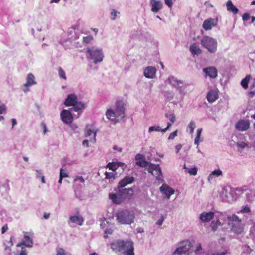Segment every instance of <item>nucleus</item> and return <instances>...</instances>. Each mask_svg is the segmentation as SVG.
Returning <instances> with one entry per match:
<instances>
[{
  "label": "nucleus",
  "instance_id": "obj_6",
  "mask_svg": "<svg viewBox=\"0 0 255 255\" xmlns=\"http://www.w3.org/2000/svg\"><path fill=\"white\" fill-rule=\"evenodd\" d=\"M144 170H147L157 180H163L159 165L153 164L144 160Z\"/></svg>",
  "mask_w": 255,
  "mask_h": 255
},
{
  "label": "nucleus",
  "instance_id": "obj_39",
  "mask_svg": "<svg viewBox=\"0 0 255 255\" xmlns=\"http://www.w3.org/2000/svg\"><path fill=\"white\" fill-rule=\"evenodd\" d=\"M251 227L250 230V235L253 237H255V222L251 221Z\"/></svg>",
  "mask_w": 255,
  "mask_h": 255
},
{
  "label": "nucleus",
  "instance_id": "obj_63",
  "mask_svg": "<svg viewBox=\"0 0 255 255\" xmlns=\"http://www.w3.org/2000/svg\"><path fill=\"white\" fill-rule=\"evenodd\" d=\"M8 225L7 224L4 225L2 228V230H1L2 234L4 233L8 230Z\"/></svg>",
  "mask_w": 255,
  "mask_h": 255
},
{
  "label": "nucleus",
  "instance_id": "obj_4",
  "mask_svg": "<svg viewBox=\"0 0 255 255\" xmlns=\"http://www.w3.org/2000/svg\"><path fill=\"white\" fill-rule=\"evenodd\" d=\"M201 44L211 53H215L217 50V41L210 36H203L201 40Z\"/></svg>",
  "mask_w": 255,
  "mask_h": 255
},
{
  "label": "nucleus",
  "instance_id": "obj_19",
  "mask_svg": "<svg viewBox=\"0 0 255 255\" xmlns=\"http://www.w3.org/2000/svg\"><path fill=\"white\" fill-rule=\"evenodd\" d=\"M156 69L155 67L148 66L144 69V76L153 79L156 76Z\"/></svg>",
  "mask_w": 255,
  "mask_h": 255
},
{
  "label": "nucleus",
  "instance_id": "obj_10",
  "mask_svg": "<svg viewBox=\"0 0 255 255\" xmlns=\"http://www.w3.org/2000/svg\"><path fill=\"white\" fill-rule=\"evenodd\" d=\"M124 103L119 100L116 102L115 111L117 115V119H123L125 117Z\"/></svg>",
  "mask_w": 255,
  "mask_h": 255
},
{
  "label": "nucleus",
  "instance_id": "obj_46",
  "mask_svg": "<svg viewBox=\"0 0 255 255\" xmlns=\"http://www.w3.org/2000/svg\"><path fill=\"white\" fill-rule=\"evenodd\" d=\"M164 219H165V217L164 216V215L162 214H161L160 215L159 219L158 220H157V221H156V224L158 226L162 225Z\"/></svg>",
  "mask_w": 255,
  "mask_h": 255
},
{
  "label": "nucleus",
  "instance_id": "obj_51",
  "mask_svg": "<svg viewBox=\"0 0 255 255\" xmlns=\"http://www.w3.org/2000/svg\"><path fill=\"white\" fill-rule=\"evenodd\" d=\"M6 110V107L5 104L2 103L0 104V114L5 113Z\"/></svg>",
  "mask_w": 255,
  "mask_h": 255
},
{
  "label": "nucleus",
  "instance_id": "obj_22",
  "mask_svg": "<svg viewBox=\"0 0 255 255\" xmlns=\"http://www.w3.org/2000/svg\"><path fill=\"white\" fill-rule=\"evenodd\" d=\"M151 5L152 6L151 11L154 13L158 12L163 6V3L161 1H156L152 0L150 1Z\"/></svg>",
  "mask_w": 255,
  "mask_h": 255
},
{
  "label": "nucleus",
  "instance_id": "obj_53",
  "mask_svg": "<svg viewBox=\"0 0 255 255\" xmlns=\"http://www.w3.org/2000/svg\"><path fill=\"white\" fill-rule=\"evenodd\" d=\"M112 233H113V230L111 228L106 229V230L105 231V233L106 235L104 236V237L105 238H108V235L112 234Z\"/></svg>",
  "mask_w": 255,
  "mask_h": 255
},
{
  "label": "nucleus",
  "instance_id": "obj_25",
  "mask_svg": "<svg viewBox=\"0 0 255 255\" xmlns=\"http://www.w3.org/2000/svg\"><path fill=\"white\" fill-rule=\"evenodd\" d=\"M171 126V124L169 122L167 123V126L165 128L162 129L159 126H154L150 127L149 128V132H151L152 131H161L163 133L165 132L167 130L169 129L170 127Z\"/></svg>",
  "mask_w": 255,
  "mask_h": 255
},
{
  "label": "nucleus",
  "instance_id": "obj_27",
  "mask_svg": "<svg viewBox=\"0 0 255 255\" xmlns=\"http://www.w3.org/2000/svg\"><path fill=\"white\" fill-rule=\"evenodd\" d=\"M214 213L212 212H203L200 215V219L203 222H208L213 219Z\"/></svg>",
  "mask_w": 255,
  "mask_h": 255
},
{
  "label": "nucleus",
  "instance_id": "obj_44",
  "mask_svg": "<svg viewBox=\"0 0 255 255\" xmlns=\"http://www.w3.org/2000/svg\"><path fill=\"white\" fill-rule=\"evenodd\" d=\"M187 172L189 173L191 175H196L197 173V168L196 167L191 169L188 168Z\"/></svg>",
  "mask_w": 255,
  "mask_h": 255
},
{
  "label": "nucleus",
  "instance_id": "obj_49",
  "mask_svg": "<svg viewBox=\"0 0 255 255\" xmlns=\"http://www.w3.org/2000/svg\"><path fill=\"white\" fill-rule=\"evenodd\" d=\"M221 225V223L219 221H217L215 223L212 222L211 224V227L213 230L215 231L218 226Z\"/></svg>",
  "mask_w": 255,
  "mask_h": 255
},
{
  "label": "nucleus",
  "instance_id": "obj_60",
  "mask_svg": "<svg viewBox=\"0 0 255 255\" xmlns=\"http://www.w3.org/2000/svg\"><path fill=\"white\" fill-rule=\"evenodd\" d=\"M202 250V247L200 243H198L196 249L195 251V254H197L198 252Z\"/></svg>",
  "mask_w": 255,
  "mask_h": 255
},
{
  "label": "nucleus",
  "instance_id": "obj_54",
  "mask_svg": "<svg viewBox=\"0 0 255 255\" xmlns=\"http://www.w3.org/2000/svg\"><path fill=\"white\" fill-rule=\"evenodd\" d=\"M177 130L170 133V134L169 135V136L168 137V139L169 140L173 139L175 138V137L177 136Z\"/></svg>",
  "mask_w": 255,
  "mask_h": 255
},
{
  "label": "nucleus",
  "instance_id": "obj_52",
  "mask_svg": "<svg viewBox=\"0 0 255 255\" xmlns=\"http://www.w3.org/2000/svg\"><path fill=\"white\" fill-rule=\"evenodd\" d=\"M107 167L110 169L112 170L113 171H115L117 169L116 165L113 163H108L107 165Z\"/></svg>",
  "mask_w": 255,
  "mask_h": 255
},
{
  "label": "nucleus",
  "instance_id": "obj_12",
  "mask_svg": "<svg viewBox=\"0 0 255 255\" xmlns=\"http://www.w3.org/2000/svg\"><path fill=\"white\" fill-rule=\"evenodd\" d=\"M160 192L164 195V198L169 199L171 195L174 193V190L166 184H163L159 188Z\"/></svg>",
  "mask_w": 255,
  "mask_h": 255
},
{
  "label": "nucleus",
  "instance_id": "obj_21",
  "mask_svg": "<svg viewBox=\"0 0 255 255\" xmlns=\"http://www.w3.org/2000/svg\"><path fill=\"white\" fill-rule=\"evenodd\" d=\"M203 70L206 75L211 78H215L217 76V70L214 67L210 66L203 69Z\"/></svg>",
  "mask_w": 255,
  "mask_h": 255
},
{
  "label": "nucleus",
  "instance_id": "obj_37",
  "mask_svg": "<svg viewBox=\"0 0 255 255\" xmlns=\"http://www.w3.org/2000/svg\"><path fill=\"white\" fill-rule=\"evenodd\" d=\"M4 244V245H5V250L10 249V248L13 245L12 238L10 237L9 240H6Z\"/></svg>",
  "mask_w": 255,
  "mask_h": 255
},
{
  "label": "nucleus",
  "instance_id": "obj_23",
  "mask_svg": "<svg viewBox=\"0 0 255 255\" xmlns=\"http://www.w3.org/2000/svg\"><path fill=\"white\" fill-rule=\"evenodd\" d=\"M77 101V96L75 94H71L68 95L64 104L66 106H71L74 105Z\"/></svg>",
  "mask_w": 255,
  "mask_h": 255
},
{
  "label": "nucleus",
  "instance_id": "obj_55",
  "mask_svg": "<svg viewBox=\"0 0 255 255\" xmlns=\"http://www.w3.org/2000/svg\"><path fill=\"white\" fill-rule=\"evenodd\" d=\"M60 176H61V177H62V178L67 177L68 176V175L66 172H64V170L63 169H61L60 172Z\"/></svg>",
  "mask_w": 255,
  "mask_h": 255
},
{
  "label": "nucleus",
  "instance_id": "obj_61",
  "mask_svg": "<svg viewBox=\"0 0 255 255\" xmlns=\"http://www.w3.org/2000/svg\"><path fill=\"white\" fill-rule=\"evenodd\" d=\"M200 136H196L195 139V141H194V143L197 145V148H198V145L199 144V142H200Z\"/></svg>",
  "mask_w": 255,
  "mask_h": 255
},
{
  "label": "nucleus",
  "instance_id": "obj_64",
  "mask_svg": "<svg viewBox=\"0 0 255 255\" xmlns=\"http://www.w3.org/2000/svg\"><path fill=\"white\" fill-rule=\"evenodd\" d=\"M19 255H27L26 249L22 247Z\"/></svg>",
  "mask_w": 255,
  "mask_h": 255
},
{
  "label": "nucleus",
  "instance_id": "obj_50",
  "mask_svg": "<svg viewBox=\"0 0 255 255\" xmlns=\"http://www.w3.org/2000/svg\"><path fill=\"white\" fill-rule=\"evenodd\" d=\"M56 251L57 254L56 255H66L65 250L62 248H57Z\"/></svg>",
  "mask_w": 255,
  "mask_h": 255
},
{
  "label": "nucleus",
  "instance_id": "obj_34",
  "mask_svg": "<svg viewBox=\"0 0 255 255\" xmlns=\"http://www.w3.org/2000/svg\"><path fill=\"white\" fill-rule=\"evenodd\" d=\"M73 107L71 108L73 109L75 111H78L83 109L84 108V105L81 102H78L77 101L76 102L74 105H72Z\"/></svg>",
  "mask_w": 255,
  "mask_h": 255
},
{
  "label": "nucleus",
  "instance_id": "obj_14",
  "mask_svg": "<svg viewBox=\"0 0 255 255\" xmlns=\"http://www.w3.org/2000/svg\"><path fill=\"white\" fill-rule=\"evenodd\" d=\"M93 126L88 125L85 128V136L86 137L92 136V138H90L91 142H95L96 141V131L94 130Z\"/></svg>",
  "mask_w": 255,
  "mask_h": 255
},
{
  "label": "nucleus",
  "instance_id": "obj_48",
  "mask_svg": "<svg viewBox=\"0 0 255 255\" xmlns=\"http://www.w3.org/2000/svg\"><path fill=\"white\" fill-rule=\"evenodd\" d=\"M165 96L167 100L169 101H171L173 98V94L170 92H166Z\"/></svg>",
  "mask_w": 255,
  "mask_h": 255
},
{
  "label": "nucleus",
  "instance_id": "obj_16",
  "mask_svg": "<svg viewBox=\"0 0 255 255\" xmlns=\"http://www.w3.org/2000/svg\"><path fill=\"white\" fill-rule=\"evenodd\" d=\"M61 117L63 122L67 124L72 123L73 121V116L71 112L68 110H63L61 113Z\"/></svg>",
  "mask_w": 255,
  "mask_h": 255
},
{
  "label": "nucleus",
  "instance_id": "obj_33",
  "mask_svg": "<svg viewBox=\"0 0 255 255\" xmlns=\"http://www.w3.org/2000/svg\"><path fill=\"white\" fill-rule=\"evenodd\" d=\"M237 213L238 214H248L249 215L251 214V211L249 206L247 205L245 206H243L241 209L237 211Z\"/></svg>",
  "mask_w": 255,
  "mask_h": 255
},
{
  "label": "nucleus",
  "instance_id": "obj_47",
  "mask_svg": "<svg viewBox=\"0 0 255 255\" xmlns=\"http://www.w3.org/2000/svg\"><path fill=\"white\" fill-rule=\"evenodd\" d=\"M105 176H106V178H107L108 179H114V178H115L114 174L112 172H106L105 173Z\"/></svg>",
  "mask_w": 255,
  "mask_h": 255
},
{
  "label": "nucleus",
  "instance_id": "obj_28",
  "mask_svg": "<svg viewBox=\"0 0 255 255\" xmlns=\"http://www.w3.org/2000/svg\"><path fill=\"white\" fill-rule=\"evenodd\" d=\"M190 50L193 55H199L202 52V50L199 46L196 44H193L190 46Z\"/></svg>",
  "mask_w": 255,
  "mask_h": 255
},
{
  "label": "nucleus",
  "instance_id": "obj_58",
  "mask_svg": "<svg viewBox=\"0 0 255 255\" xmlns=\"http://www.w3.org/2000/svg\"><path fill=\"white\" fill-rule=\"evenodd\" d=\"M227 252H217L211 254V255H226Z\"/></svg>",
  "mask_w": 255,
  "mask_h": 255
},
{
  "label": "nucleus",
  "instance_id": "obj_36",
  "mask_svg": "<svg viewBox=\"0 0 255 255\" xmlns=\"http://www.w3.org/2000/svg\"><path fill=\"white\" fill-rule=\"evenodd\" d=\"M222 175V171L220 169H217L213 171L209 175L208 179H212L214 176L218 177Z\"/></svg>",
  "mask_w": 255,
  "mask_h": 255
},
{
  "label": "nucleus",
  "instance_id": "obj_56",
  "mask_svg": "<svg viewBox=\"0 0 255 255\" xmlns=\"http://www.w3.org/2000/svg\"><path fill=\"white\" fill-rule=\"evenodd\" d=\"M250 18V16L248 13H245L242 16L243 21H247L249 20Z\"/></svg>",
  "mask_w": 255,
  "mask_h": 255
},
{
  "label": "nucleus",
  "instance_id": "obj_3",
  "mask_svg": "<svg viewBox=\"0 0 255 255\" xmlns=\"http://www.w3.org/2000/svg\"><path fill=\"white\" fill-rule=\"evenodd\" d=\"M228 224L232 232L236 234H241L244 230L245 224L243 218H240L234 214L227 216Z\"/></svg>",
  "mask_w": 255,
  "mask_h": 255
},
{
  "label": "nucleus",
  "instance_id": "obj_40",
  "mask_svg": "<svg viewBox=\"0 0 255 255\" xmlns=\"http://www.w3.org/2000/svg\"><path fill=\"white\" fill-rule=\"evenodd\" d=\"M237 147L241 149V150H243L246 147L248 146V143L243 142V141H240L237 142Z\"/></svg>",
  "mask_w": 255,
  "mask_h": 255
},
{
  "label": "nucleus",
  "instance_id": "obj_29",
  "mask_svg": "<svg viewBox=\"0 0 255 255\" xmlns=\"http://www.w3.org/2000/svg\"><path fill=\"white\" fill-rule=\"evenodd\" d=\"M226 6L227 10L233 12L234 14H237L239 11L238 9L233 4L231 0L227 1Z\"/></svg>",
  "mask_w": 255,
  "mask_h": 255
},
{
  "label": "nucleus",
  "instance_id": "obj_1",
  "mask_svg": "<svg viewBox=\"0 0 255 255\" xmlns=\"http://www.w3.org/2000/svg\"><path fill=\"white\" fill-rule=\"evenodd\" d=\"M111 248L115 253L124 255H135L133 242L130 240H119L111 244Z\"/></svg>",
  "mask_w": 255,
  "mask_h": 255
},
{
  "label": "nucleus",
  "instance_id": "obj_59",
  "mask_svg": "<svg viewBox=\"0 0 255 255\" xmlns=\"http://www.w3.org/2000/svg\"><path fill=\"white\" fill-rule=\"evenodd\" d=\"M227 252H217L211 254V255H226Z\"/></svg>",
  "mask_w": 255,
  "mask_h": 255
},
{
  "label": "nucleus",
  "instance_id": "obj_35",
  "mask_svg": "<svg viewBox=\"0 0 255 255\" xmlns=\"http://www.w3.org/2000/svg\"><path fill=\"white\" fill-rule=\"evenodd\" d=\"M251 78V76L250 75H248L246 76L245 78H244L241 82V84L242 86L244 89H247L248 87V83Z\"/></svg>",
  "mask_w": 255,
  "mask_h": 255
},
{
  "label": "nucleus",
  "instance_id": "obj_20",
  "mask_svg": "<svg viewBox=\"0 0 255 255\" xmlns=\"http://www.w3.org/2000/svg\"><path fill=\"white\" fill-rule=\"evenodd\" d=\"M27 233L25 234L24 239L21 242L17 244V247H20L22 245H24L27 247H31L33 246V240L32 239L27 235Z\"/></svg>",
  "mask_w": 255,
  "mask_h": 255
},
{
  "label": "nucleus",
  "instance_id": "obj_57",
  "mask_svg": "<svg viewBox=\"0 0 255 255\" xmlns=\"http://www.w3.org/2000/svg\"><path fill=\"white\" fill-rule=\"evenodd\" d=\"M165 4L169 7H171L173 6L172 0H164Z\"/></svg>",
  "mask_w": 255,
  "mask_h": 255
},
{
  "label": "nucleus",
  "instance_id": "obj_38",
  "mask_svg": "<svg viewBox=\"0 0 255 255\" xmlns=\"http://www.w3.org/2000/svg\"><path fill=\"white\" fill-rule=\"evenodd\" d=\"M195 127L196 125L195 122L193 121H190L188 125V128L190 129L189 133L190 134H192L193 133Z\"/></svg>",
  "mask_w": 255,
  "mask_h": 255
},
{
  "label": "nucleus",
  "instance_id": "obj_31",
  "mask_svg": "<svg viewBox=\"0 0 255 255\" xmlns=\"http://www.w3.org/2000/svg\"><path fill=\"white\" fill-rule=\"evenodd\" d=\"M70 220L72 223H77L78 225H81L83 222V219L82 217L78 216H72L70 217Z\"/></svg>",
  "mask_w": 255,
  "mask_h": 255
},
{
  "label": "nucleus",
  "instance_id": "obj_45",
  "mask_svg": "<svg viewBox=\"0 0 255 255\" xmlns=\"http://www.w3.org/2000/svg\"><path fill=\"white\" fill-rule=\"evenodd\" d=\"M59 75L60 78H63L65 80L66 79V76L64 71L61 68L59 67L58 69Z\"/></svg>",
  "mask_w": 255,
  "mask_h": 255
},
{
  "label": "nucleus",
  "instance_id": "obj_26",
  "mask_svg": "<svg viewBox=\"0 0 255 255\" xmlns=\"http://www.w3.org/2000/svg\"><path fill=\"white\" fill-rule=\"evenodd\" d=\"M218 97L217 92L216 90H211L207 95V99L209 102H214Z\"/></svg>",
  "mask_w": 255,
  "mask_h": 255
},
{
  "label": "nucleus",
  "instance_id": "obj_9",
  "mask_svg": "<svg viewBox=\"0 0 255 255\" xmlns=\"http://www.w3.org/2000/svg\"><path fill=\"white\" fill-rule=\"evenodd\" d=\"M191 248V243L188 240H185L180 243L179 247L177 248L172 255H182L188 252Z\"/></svg>",
  "mask_w": 255,
  "mask_h": 255
},
{
  "label": "nucleus",
  "instance_id": "obj_15",
  "mask_svg": "<svg viewBox=\"0 0 255 255\" xmlns=\"http://www.w3.org/2000/svg\"><path fill=\"white\" fill-rule=\"evenodd\" d=\"M36 83L34 76L32 73L28 74L26 78V83L23 85L25 88L23 89V91L25 93L29 91V87Z\"/></svg>",
  "mask_w": 255,
  "mask_h": 255
},
{
  "label": "nucleus",
  "instance_id": "obj_11",
  "mask_svg": "<svg viewBox=\"0 0 255 255\" xmlns=\"http://www.w3.org/2000/svg\"><path fill=\"white\" fill-rule=\"evenodd\" d=\"M250 123L248 120H240L235 124V128L239 131H247L250 128Z\"/></svg>",
  "mask_w": 255,
  "mask_h": 255
},
{
  "label": "nucleus",
  "instance_id": "obj_32",
  "mask_svg": "<svg viewBox=\"0 0 255 255\" xmlns=\"http://www.w3.org/2000/svg\"><path fill=\"white\" fill-rule=\"evenodd\" d=\"M136 164L139 167H143V155L141 154H138L135 156Z\"/></svg>",
  "mask_w": 255,
  "mask_h": 255
},
{
  "label": "nucleus",
  "instance_id": "obj_43",
  "mask_svg": "<svg viewBox=\"0 0 255 255\" xmlns=\"http://www.w3.org/2000/svg\"><path fill=\"white\" fill-rule=\"evenodd\" d=\"M249 94L251 95V97L253 95H255V79L254 80L252 85L251 86V91L249 92Z\"/></svg>",
  "mask_w": 255,
  "mask_h": 255
},
{
  "label": "nucleus",
  "instance_id": "obj_24",
  "mask_svg": "<svg viewBox=\"0 0 255 255\" xmlns=\"http://www.w3.org/2000/svg\"><path fill=\"white\" fill-rule=\"evenodd\" d=\"M216 24V23L214 19H209L204 21L203 27L206 30H211L213 27L215 26Z\"/></svg>",
  "mask_w": 255,
  "mask_h": 255
},
{
  "label": "nucleus",
  "instance_id": "obj_41",
  "mask_svg": "<svg viewBox=\"0 0 255 255\" xmlns=\"http://www.w3.org/2000/svg\"><path fill=\"white\" fill-rule=\"evenodd\" d=\"M93 40V37L91 35L83 37V42L85 43H89Z\"/></svg>",
  "mask_w": 255,
  "mask_h": 255
},
{
  "label": "nucleus",
  "instance_id": "obj_42",
  "mask_svg": "<svg viewBox=\"0 0 255 255\" xmlns=\"http://www.w3.org/2000/svg\"><path fill=\"white\" fill-rule=\"evenodd\" d=\"M165 116L167 118H169V120L171 121L172 123H174L176 120V116L174 114H166Z\"/></svg>",
  "mask_w": 255,
  "mask_h": 255
},
{
  "label": "nucleus",
  "instance_id": "obj_13",
  "mask_svg": "<svg viewBox=\"0 0 255 255\" xmlns=\"http://www.w3.org/2000/svg\"><path fill=\"white\" fill-rule=\"evenodd\" d=\"M144 39L147 47H155L157 46V42L154 39L153 36L149 32H146L144 34Z\"/></svg>",
  "mask_w": 255,
  "mask_h": 255
},
{
  "label": "nucleus",
  "instance_id": "obj_17",
  "mask_svg": "<svg viewBox=\"0 0 255 255\" xmlns=\"http://www.w3.org/2000/svg\"><path fill=\"white\" fill-rule=\"evenodd\" d=\"M168 81L172 86L178 89L182 88L184 86V83L182 81L173 76H170L168 77Z\"/></svg>",
  "mask_w": 255,
  "mask_h": 255
},
{
  "label": "nucleus",
  "instance_id": "obj_18",
  "mask_svg": "<svg viewBox=\"0 0 255 255\" xmlns=\"http://www.w3.org/2000/svg\"><path fill=\"white\" fill-rule=\"evenodd\" d=\"M134 181V178L130 176H126L120 180L118 185V188H124L127 185L132 183Z\"/></svg>",
  "mask_w": 255,
  "mask_h": 255
},
{
  "label": "nucleus",
  "instance_id": "obj_30",
  "mask_svg": "<svg viewBox=\"0 0 255 255\" xmlns=\"http://www.w3.org/2000/svg\"><path fill=\"white\" fill-rule=\"evenodd\" d=\"M106 116L110 120L113 121L117 118V115L115 111H114L112 109H108L106 112Z\"/></svg>",
  "mask_w": 255,
  "mask_h": 255
},
{
  "label": "nucleus",
  "instance_id": "obj_8",
  "mask_svg": "<svg viewBox=\"0 0 255 255\" xmlns=\"http://www.w3.org/2000/svg\"><path fill=\"white\" fill-rule=\"evenodd\" d=\"M235 192L231 189L223 188L220 193V199L224 202H232L235 201Z\"/></svg>",
  "mask_w": 255,
  "mask_h": 255
},
{
  "label": "nucleus",
  "instance_id": "obj_62",
  "mask_svg": "<svg viewBox=\"0 0 255 255\" xmlns=\"http://www.w3.org/2000/svg\"><path fill=\"white\" fill-rule=\"evenodd\" d=\"M41 127L42 128H43V132H44V134H45L46 131H47V127H46V125L45 124H44V123H42L41 124Z\"/></svg>",
  "mask_w": 255,
  "mask_h": 255
},
{
  "label": "nucleus",
  "instance_id": "obj_2",
  "mask_svg": "<svg viewBox=\"0 0 255 255\" xmlns=\"http://www.w3.org/2000/svg\"><path fill=\"white\" fill-rule=\"evenodd\" d=\"M118 189V191L116 193L109 194V198L114 203L120 204L127 199H130L133 195V190L132 188Z\"/></svg>",
  "mask_w": 255,
  "mask_h": 255
},
{
  "label": "nucleus",
  "instance_id": "obj_5",
  "mask_svg": "<svg viewBox=\"0 0 255 255\" xmlns=\"http://www.w3.org/2000/svg\"><path fill=\"white\" fill-rule=\"evenodd\" d=\"M119 222L124 224H130L134 221V215L133 212L127 210H122L116 214Z\"/></svg>",
  "mask_w": 255,
  "mask_h": 255
},
{
  "label": "nucleus",
  "instance_id": "obj_7",
  "mask_svg": "<svg viewBox=\"0 0 255 255\" xmlns=\"http://www.w3.org/2000/svg\"><path fill=\"white\" fill-rule=\"evenodd\" d=\"M86 52L90 55V58L93 60L95 64L101 62L103 59L104 55L101 50L93 47L88 48Z\"/></svg>",
  "mask_w": 255,
  "mask_h": 255
}]
</instances>
